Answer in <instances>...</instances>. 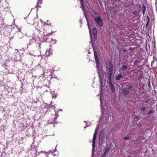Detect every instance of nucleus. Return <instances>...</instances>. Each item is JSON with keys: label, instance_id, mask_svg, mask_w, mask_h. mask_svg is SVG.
I'll return each mask as SVG.
<instances>
[{"label": "nucleus", "instance_id": "1", "mask_svg": "<svg viewBox=\"0 0 157 157\" xmlns=\"http://www.w3.org/2000/svg\"><path fill=\"white\" fill-rule=\"evenodd\" d=\"M80 4L81 5V7L82 8V9L84 11V14L85 16V17L87 21V24L88 26L89 32L90 33V34L91 37H92V35H94V36L95 37L97 34V31L96 29L94 28V26L93 25H90L88 21V20L87 18V16L86 15V14L85 13L84 10H83V0H80Z\"/></svg>", "mask_w": 157, "mask_h": 157}, {"label": "nucleus", "instance_id": "2", "mask_svg": "<svg viewBox=\"0 0 157 157\" xmlns=\"http://www.w3.org/2000/svg\"><path fill=\"white\" fill-rule=\"evenodd\" d=\"M94 14H95V15H97L96 17H94L95 22L99 25L101 26L102 25V20L101 19L100 17L98 16V15H97L95 13H94Z\"/></svg>", "mask_w": 157, "mask_h": 157}, {"label": "nucleus", "instance_id": "3", "mask_svg": "<svg viewBox=\"0 0 157 157\" xmlns=\"http://www.w3.org/2000/svg\"><path fill=\"white\" fill-rule=\"evenodd\" d=\"M98 127L96 128L94 134L93 136V141H92V147L93 149L92 150H93L94 148L95 147V139H96V135L97 134V131L98 130Z\"/></svg>", "mask_w": 157, "mask_h": 157}, {"label": "nucleus", "instance_id": "4", "mask_svg": "<svg viewBox=\"0 0 157 157\" xmlns=\"http://www.w3.org/2000/svg\"><path fill=\"white\" fill-rule=\"evenodd\" d=\"M94 56L95 57V59L96 61V67L97 68H98V65L99 64L98 58L97 54V53L95 52H94Z\"/></svg>", "mask_w": 157, "mask_h": 157}, {"label": "nucleus", "instance_id": "5", "mask_svg": "<svg viewBox=\"0 0 157 157\" xmlns=\"http://www.w3.org/2000/svg\"><path fill=\"white\" fill-rule=\"evenodd\" d=\"M110 147H111L110 145V144L108 145L106 147L105 149V152L104 153V155H105L106 154V153L109 151V150L110 148Z\"/></svg>", "mask_w": 157, "mask_h": 157}, {"label": "nucleus", "instance_id": "6", "mask_svg": "<svg viewBox=\"0 0 157 157\" xmlns=\"http://www.w3.org/2000/svg\"><path fill=\"white\" fill-rule=\"evenodd\" d=\"M130 91L129 90L126 88H124L123 89V93L125 95H127L129 94Z\"/></svg>", "mask_w": 157, "mask_h": 157}, {"label": "nucleus", "instance_id": "7", "mask_svg": "<svg viewBox=\"0 0 157 157\" xmlns=\"http://www.w3.org/2000/svg\"><path fill=\"white\" fill-rule=\"evenodd\" d=\"M112 73V71L111 69H109V78L110 80V78L111 76Z\"/></svg>", "mask_w": 157, "mask_h": 157}, {"label": "nucleus", "instance_id": "8", "mask_svg": "<svg viewBox=\"0 0 157 157\" xmlns=\"http://www.w3.org/2000/svg\"><path fill=\"white\" fill-rule=\"evenodd\" d=\"M100 102H101V106L102 108H103L102 105V103L103 101H102V98H101V96H100Z\"/></svg>", "mask_w": 157, "mask_h": 157}, {"label": "nucleus", "instance_id": "9", "mask_svg": "<svg viewBox=\"0 0 157 157\" xmlns=\"http://www.w3.org/2000/svg\"><path fill=\"white\" fill-rule=\"evenodd\" d=\"M34 39L33 38L30 40V42L29 43H28V44L29 45H30L31 44V43H32L33 42V41H34Z\"/></svg>", "mask_w": 157, "mask_h": 157}, {"label": "nucleus", "instance_id": "10", "mask_svg": "<svg viewBox=\"0 0 157 157\" xmlns=\"http://www.w3.org/2000/svg\"><path fill=\"white\" fill-rule=\"evenodd\" d=\"M127 67L126 66H123L122 67V69L123 70H125L127 68Z\"/></svg>", "mask_w": 157, "mask_h": 157}, {"label": "nucleus", "instance_id": "11", "mask_svg": "<svg viewBox=\"0 0 157 157\" xmlns=\"http://www.w3.org/2000/svg\"><path fill=\"white\" fill-rule=\"evenodd\" d=\"M146 9V8L145 6L144 5H143V7H142L143 11H145Z\"/></svg>", "mask_w": 157, "mask_h": 157}, {"label": "nucleus", "instance_id": "12", "mask_svg": "<svg viewBox=\"0 0 157 157\" xmlns=\"http://www.w3.org/2000/svg\"><path fill=\"white\" fill-rule=\"evenodd\" d=\"M112 91L113 92H114L115 91V88L111 86Z\"/></svg>", "mask_w": 157, "mask_h": 157}, {"label": "nucleus", "instance_id": "13", "mask_svg": "<svg viewBox=\"0 0 157 157\" xmlns=\"http://www.w3.org/2000/svg\"><path fill=\"white\" fill-rule=\"evenodd\" d=\"M55 152H56V153L57 154H58V151H56V150L55 149L54 150V152H53V155H56V154H54Z\"/></svg>", "mask_w": 157, "mask_h": 157}, {"label": "nucleus", "instance_id": "14", "mask_svg": "<svg viewBox=\"0 0 157 157\" xmlns=\"http://www.w3.org/2000/svg\"><path fill=\"white\" fill-rule=\"evenodd\" d=\"M146 109V108L145 107H142L141 109V111H142L144 112L145 111Z\"/></svg>", "mask_w": 157, "mask_h": 157}, {"label": "nucleus", "instance_id": "15", "mask_svg": "<svg viewBox=\"0 0 157 157\" xmlns=\"http://www.w3.org/2000/svg\"><path fill=\"white\" fill-rule=\"evenodd\" d=\"M102 136H101V135H99V140H100V141H101V140H102Z\"/></svg>", "mask_w": 157, "mask_h": 157}, {"label": "nucleus", "instance_id": "16", "mask_svg": "<svg viewBox=\"0 0 157 157\" xmlns=\"http://www.w3.org/2000/svg\"><path fill=\"white\" fill-rule=\"evenodd\" d=\"M51 43H55L56 42V41H55V40H51Z\"/></svg>", "mask_w": 157, "mask_h": 157}, {"label": "nucleus", "instance_id": "17", "mask_svg": "<svg viewBox=\"0 0 157 157\" xmlns=\"http://www.w3.org/2000/svg\"><path fill=\"white\" fill-rule=\"evenodd\" d=\"M134 15H136L137 13V12L136 11H134L132 13Z\"/></svg>", "mask_w": 157, "mask_h": 157}, {"label": "nucleus", "instance_id": "18", "mask_svg": "<svg viewBox=\"0 0 157 157\" xmlns=\"http://www.w3.org/2000/svg\"><path fill=\"white\" fill-rule=\"evenodd\" d=\"M132 86H129L128 87V89L129 90H131L132 89Z\"/></svg>", "mask_w": 157, "mask_h": 157}, {"label": "nucleus", "instance_id": "19", "mask_svg": "<svg viewBox=\"0 0 157 157\" xmlns=\"http://www.w3.org/2000/svg\"><path fill=\"white\" fill-rule=\"evenodd\" d=\"M121 77V74H118V80Z\"/></svg>", "mask_w": 157, "mask_h": 157}, {"label": "nucleus", "instance_id": "20", "mask_svg": "<svg viewBox=\"0 0 157 157\" xmlns=\"http://www.w3.org/2000/svg\"><path fill=\"white\" fill-rule=\"evenodd\" d=\"M44 153L46 154V156H47V155H48L49 154L48 152H44Z\"/></svg>", "mask_w": 157, "mask_h": 157}, {"label": "nucleus", "instance_id": "21", "mask_svg": "<svg viewBox=\"0 0 157 157\" xmlns=\"http://www.w3.org/2000/svg\"><path fill=\"white\" fill-rule=\"evenodd\" d=\"M140 118V117L139 116H136L135 117V119H138Z\"/></svg>", "mask_w": 157, "mask_h": 157}, {"label": "nucleus", "instance_id": "22", "mask_svg": "<svg viewBox=\"0 0 157 157\" xmlns=\"http://www.w3.org/2000/svg\"><path fill=\"white\" fill-rule=\"evenodd\" d=\"M129 139V137H126L124 138V139L125 140H127Z\"/></svg>", "mask_w": 157, "mask_h": 157}, {"label": "nucleus", "instance_id": "23", "mask_svg": "<svg viewBox=\"0 0 157 157\" xmlns=\"http://www.w3.org/2000/svg\"><path fill=\"white\" fill-rule=\"evenodd\" d=\"M145 11H143V14L144 15V14H145Z\"/></svg>", "mask_w": 157, "mask_h": 157}, {"label": "nucleus", "instance_id": "24", "mask_svg": "<svg viewBox=\"0 0 157 157\" xmlns=\"http://www.w3.org/2000/svg\"><path fill=\"white\" fill-rule=\"evenodd\" d=\"M126 51H127V50H126V49H124V50H123V51H124V52H126Z\"/></svg>", "mask_w": 157, "mask_h": 157}, {"label": "nucleus", "instance_id": "25", "mask_svg": "<svg viewBox=\"0 0 157 157\" xmlns=\"http://www.w3.org/2000/svg\"><path fill=\"white\" fill-rule=\"evenodd\" d=\"M52 98H53L54 97L55 98H56V96L55 97H54V96H52Z\"/></svg>", "mask_w": 157, "mask_h": 157}, {"label": "nucleus", "instance_id": "26", "mask_svg": "<svg viewBox=\"0 0 157 157\" xmlns=\"http://www.w3.org/2000/svg\"><path fill=\"white\" fill-rule=\"evenodd\" d=\"M104 113V111L103 110V111H102V115H103V114Z\"/></svg>", "mask_w": 157, "mask_h": 157}, {"label": "nucleus", "instance_id": "27", "mask_svg": "<svg viewBox=\"0 0 157 157\" xmlns=\"http://www.w3.org/2000/svg\"><path fill=\"white\" fill-rule=\"evenodd\" d=\"M116 79H117V80H118V76H117V77H116Z\"/></svg>", "mask_w": 157, "mask_h": 157}, {"label": "nucleus", "instance_id": "28", "mask_svg": "<svg viewBox=\"0 0 157 157\" xmlns=\"http://www.w3.org/2000/svg\"><path fill=\"white\" fill-rule=\"evenodd\" d=\"M115 13H116L117 12V11L116 10V11H115Z\"/></svg>", "mask_w": 157, "mask_h": 157}, {"label": "nucleus", "instance_id": "29", "mask_svg": "<svg viewBox=\"0 0 157 157\" xmlns=\"http://www.w3.org/2000/svg\"><path fill=\"white\" fill-rule=\"evenodd\" d=\"M146 103H147V102H148V101H146Z\"/></svg>", "mask_w": 157, "mask_h": 157}, {"label": "nucleus", "instance_id": "30", "mask_svg": "<svg viewBox=\"0 0 157 157\" xmlns=\"http://www.w3.org/2000/svg\"><path fill=\"white\" fill-rule=\"evenodd\" d=\"M41 2V1L40 0V1H39L38 2Z\"/></svg>", "mask_w": 157, "mask_h": 157}]
</instances>
